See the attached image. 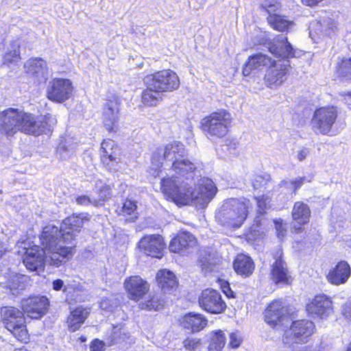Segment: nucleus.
Listing matches in <instances>:
<instances>
[{
    "instance_id": "obj_35",
    "label": "nucleus",
    "mask_w": 351,
    "mask_h": 351,
    "mask_svg": "<svg viewBox=\"0 0 351 351\" xmlns=\"http://www.w3.org/2000/svg\"><path fill=\"white\" fill-rule=\"evenodd\" d=\"M225 343L226 337L223 331H213L209 334V351H221Z\"/></svg>"
},
{
    "instance_id": "obj_62",
    "label": "nucleus",
    "mask_w": 351,
    "mask_h": 351,
    "mask_svg": "<svg viewBox=\"0 0 351 351\" xmlns=\"http://www.w3.org/2000/svg\"><path fill=\"white\" fill-rule=\"evenodd\" d=\"M346 351H351V342L349 343V346H348Z\"/></svg>"
},
{
    "instance_id": "obj_50",
    "label": "nucleus",
    "mask_w": 351,
    "mask_h": 351,
    "mask_svg": "<svg viewBox=\"0 0 351 351\" xmlns=\"http://www.w3.org/2000/svg\"><path fill=\"white\" fill-rule=\"evenodd\" d=\"M305 180L304 177H299L296 178L295 180H293V183H289V184L294 189L295 193L297 189H299L304 183Z\"/></svg>"
},
{
    "instance_id": "obj_22",
    "label": "nucleus",
    "mask_w": 351,
    "mask_h": 351,
    "mask_svg": "<svg viewBox=\"0 0 351 351\" xmlns=\"http://www.w3.org/2000/svg\"><path fill=\"white\" fill-rule=\"evenodd\" d=\"M124 285L130 298L134 300H138L149 291L148 283L138 276L129 277Z\"/></svg>"
},
{
    "instance_id": "obj_46",
    "label": "nucleus",
    "mask_w": 351,
    "mask_h": 351,
    "mask_svg": "<svg viewBox=\"0 0 351 351\" xmlns=\"http://www.w3.org/2000/svg\"><path fill=\"white\" fill-rule=\"evenodd\" d=\"M289 183H293L291 180H282L278 184V190L281 193H285L287 195L295 193L294 189L289 184Z\"/></svg>"
},
{
    "instance_id": "obj_33",
    "label": "nucleus",
    "mask_w": 351,
    "mask_h": 351,
    "mask_svg": "<svg viewBox=\"0 0 351 351\" xmlns=\"http://www.w3.org/2000/svg\"><path fill=\"white\" fill-rule=\"evenodd\" d=\"M271 63V59L267 56L261 53L255 54L248 58L247 62L243 67V74L245 76H247L250 74L252 70L266 66Z\"/></svg>"
},
{
    "instance_id": "obj_47",
    "label": "nucleus",
    "mask_w": 351,
    "mask_h": 351,
    "mask_svg": "<svg viewBox=\"0 0 351 351\" xmlns=\"http://www.w3.org/2000/svg\"><path fill=\"white\" fill-rule=\"evenodd\" d=\"M242 341V339L239 334L237 332H232L230 335V343L229 345L232 348H238Z\"/></svg>"
},
{
    "instance_id": "obj_57",
    "label": "nucleus",
    "mask_w": 351,
    "mask_h": 351,
    "mask_svg": "<svg viewBox=\"0 0 351 351\" xmlns=\"http://www.w3.org/2000/svg\"><path fill=\"white\" fill-rule=\"evenodd\" d=\"M293 351H311V348L308 346H300L298 348L293 349Z\"/></svg>"
},
{
    "instance_id": "obj_41",
    "label": "nucleus",
    "mask_w": 351,
    "mask_h": 351,
    "mask_svg": "<svg viewBox=\"0 0 351 351\" xmlns=\"http://www.w3.org/2000/svg\"><path fill=\"white\" fill-rule=\"evenodd\" d=\"M100 186H98L97 184V187H99V205L102 204V202L108 199L111 195V189L110 186L107 184H102L101 182H99Z\"/></svg>"
},
{
    "instance_id": "obj_28",
    "label": "nucleus",
    "mask_w": 351,
    "mask_h": 351,
    "mask_svg": "<svg viewBox=\"0 0 351 351\" xmlns=\"http://www.w3.org/2000/svg\"><path fill=\"white\" fill-rule=\"evenodd\" d=\"M233 267L237 274L248 277L252 274L255 266L252 259L243 254L237 256L234 263Z\"/></svg>"
},
{
    "instance_id": "obj_8",
    "label": "nucleus",
    "mask_w": 351,
    "mask_h": 351,
    "mask_svg": "<svg viewBox=\"0 0 351 351\" xmlns=\"http://www.w3.org/2000/svg\"><path fill=\"white\" fill-rule=\"evenodd\" d=\"M315 325L311 321L306 319L297 320L292 323L289 329L284 334V343L292 345L307 341L308 338L315 332Z\"/></svg>"
},
{
    "instance_id": "obj_21",
    "label": "nucleus",
    "mask_w": 351,
    "mask_h": 351,
    "mask_svg": "<svg viewBox=\"0 0 351 351\" xmlns=\"http://www.w3.org/2000/svg\"><path fill=\"white\" fill-rule=\"evenodd\" d=\"M119 151L116 143L110 139L105 140L101 143V160L110 170L114 169L119 162Z\"/></svg>"
},
{
    "instance_id": "obj_51",
    "label": "nucleus",
    "mask_w": 351,
    "mask_h": 351,
    "mask_svg": "<svg viewBox=\"0 0 351 351\" xmlns=\"http://www.w3.org/2000/svg\"><path fill=\"white\" fill-rule=\"evenodd\" d=\"M199 263L202 270L206 273L210 272L213 270V265L208 263L206 258L201 259Z\"/></svg>"
},
{
    "instance_id": "obj_44",
    "label": "nucleus",
    "mask_w": 351,
    "mask_h": 351,
    "mask_svg": "<svg viewBox=\"0 0 351 351\" xmlns=\"http://www.w3.org/2000/svg\"><path fill=\"white\" fill-rule=\"evenodd\" d=\"M256 199L257 205H258V212L261 214L265 212V209H266L270 204V198L267 195H262L260 197H255Z\"/></svg>"
},
{
    "instance_id": "obj_34",
    "label": "nucleus",
    "mask_w": 351,
    "mask_h": 351,
    "mask_svg": "<svg viewBox=\"0 0 351 351\" xmlns=\"http://www.w3.org/2000/svg\"><path fill=\"white\" fill-rule=\"evenodd\" d=\"M20 60V44L17 40H14L10 44L5 53L2 59V64L10 66V65H16Z\"/></svg>"
},
{
    "instance_id": "obj_7",
    "label": "nucleus",
    "mask_w": 351,
    "mask_h": 351,
    "mask_svg": "<svg viewBox=\"0 0 351 351\" xmlns=\"http://www.w3.org/2000/svg\"><path fill=\"white\" fill-rule=\"evenodd\" d=\"M338 113L337 108L332 106L317 109L311 119L313 130L319 134L328 135L337 121Z\"/></svg>"
},
{
    "instance_id": "obj_16",
    "label": "nucleus",
    "mask_w": 351,
    "mask_h": 351,
    "mask_svg": "<svg viewBox=\"0 0 351 351\" xmlns=\"http://www.w3.org/2000/svg\"><path fill=\"white\" fill-rule=\"evenodd\" d=\"M306 311L314 317L325 319L333 312L332 302L325 294L317 295L306 305Z\"/></svg>"
},
{
    "instance_id": "obj_18",
    "label": "nucleus",
    "mask_w": 351,
    "mask_h": 351,
    "mask_svg": "<svg viewBox=\"0 0 351 351\" xmlns=\"http://www.w3.org/2000/svg\"><path fill=\"white\" fill-rule=\"evenodd\" d=\"M120 103L117 99L108 100L104 105L102 119L104 127L110 132H116L119 121Z\"/></svg>"
},
{
    "instance_id": "obj_13",
    "label": "nucleus",
    "mask_w": 351,
    "mask_h": 351,
    "mask_svg": "<svg viewBox=\"0 0 351 351\" xmlns=\"http://www.w3.org/2000/svg\"><path fill=\"white\" fill-rule=\"evenodd\" d=\"M73 89L72 83L69 80L56 78L48 86L47 97L53 101L62 103L71 97Z\"/></svg>"
},
{
    "instance_id": "obj_3",
    "label": "nucleus",
    "mask_w": 351,
    "mask_h": 351,
    "mask_svg": "<svg viewBox=\"0 0 351 351\" xmlns=\"http://www.w3.org/2000/svg\"><path fill=\"white\" fill-rule=\"evenodd\" d=\"M57 123L55 116L47 114L35 117L23 110L8 108L0 111V134L7 138L19 132L35 136L50 134Z\"/></svg>"
},
{
    "instance_id": "obj_45",
    "label": "nucleus",
    "mask_w": 351,
    "mask_h": 351,
    "mask_svg": "<svg viewBox=\"0 0 351 351\" xmlns=\"http://www.w3.org/2000/svg\"><path fill=\"white\" fill-rule=\"evenodd\" d=\"M269 176H263L256 175L252 180V186L254 189H258L268 184Z\"/></svg>"
},
{
    "instance_id": "obj_2",
    "label": "nucleus",
    "mask_w": 351,
    "mask_h": 351,
    "mask_svg": "<svg viewBox=\"0 0 351 351\" xmlns=\"http://www.w3.org/2000/svg\"><path fill=\"white\" fill-rule=\"evenodd\" d=\"M58 234L57 226L47 225L44 228L40 237L42 248L36 246L28 249L23 257V263L27 269L40 274L44 269L45 264L59 267L66 259L73 256L74 246H62L60 243H54V239H57Z\"/></svg>"
},
{
    "instance_id": "obj_61",
    "label": "nucleus",
    "mask_w": 351,
    "mask_h": 351,
    "mask_svg": "<svg viewBox=\"0 0 351 351\" xmlns=\"http://www.w3.org/2000/svg\"><path fill=\"white\" fill-rule=\"evenodd\" d=\"M101 308H106V306H105V301H102L101 302Z\"/></svg>"
},
{
    "instance_id": "obj_37",
    "label": "nucleus",
    "mask_w": 351,
    "mask_h": 351,
    "mask_svg": "<svg viewBox=\"0 0 351 351\" xmlns=\"http://www.w3.org/2000/svg\"><path fill=\"white\" fill-rule=\"evenodd\" d=\"M136 208L137 206L135 202L127 199L123 204L122 207L117 210V213L119 215L124 217L130 216V219L126 220L134 221L137 218Z\"/></svg>"
},
{
    "instance_id": "obj_52",
    "label": "nucleus",
    "mask_w": 351,
    "mask_h": 351,
    "mask_svg": "<svg viewBox=\"0 0 351 351\" xmlns=\"http://www.w3.org/2000/svg\"><path fill=\"white\" fill-rule=\"evenodd\" d=\"M57 152L60 155V156L63 158H66L69 156L67 153V150L66 146L64 143H61L58 145L57 148Z\"/></svg>"
},
{
    "instance_id": "obj_14",
    "label": "nucleus",
    "mask_w": 351,
    "mask_h": 351,
    "mask_svg": "<svg viewBox=\"0 0 351 351\" xmlns=\"http://www.w3.org/2000/svg\"><path fill=\"white\" fill-rule=\"evenodd\" d=\"M49 306V299L45 296H33L21 301L23 313L31 319L42 317L47 313Z\"/></svg>"
},
{
    "instance_id": "obj_43",
    "label": "nucleus",
    "mask_w": 351,
    "mask_h": 351,
    "mask_svg": "<svg viewBox=\"0 0 351 351\" xmlns=\"http://www.w3.org/2000/svg\"><path fill=\"white\" fill-rule=\"evenodd\" d=\"M76 202L78 205L82 206H89L93 205L98 206L99 205V201H97L95 198H90L87 195H81L76 198Z\"/></svg>"
},
{
    "instance_id": "obj_11",
    "label": "nucleus",
    "mask_w": 351,
    "mask_h": 351,
    "mask_svg": "<svg viewBox=\"0 0 351 351\" xmlns=\"http://www.w3.org/2000/svg\"><path fill=\"white\" fill-rule=\"evenodd\" d=\"M185 154L186 150L183 144L176 141L167 145L164 148H158L153 154L152 163L157 171L161 168L164 160L173 163Z\"/></svg>"
},
{
    "instance_id": "obj_42",
    "label": "nucleus",
    "mask_w": 351,
    "mask_h": 351,
    "mask_svg": "<svg viewBox=\"0 0 351 351\" xmlns=\"http://www.w3.org/2000/svg\"><path fill=\"white\" fill-rule=\"evenodd\" d=\"M201 340L195 338H188L183 342L184 347L189 351H195L201 346Z\"/></svg>"
},
{
    "instance_id": "obj_32",
    "label": "nucleus",
    "mask_w": 351,
    "mask_h": 351,
    "mask_svg": "<svg viewBox=\"0 0 351 351\" xmlns=\"http://www.w3.org/2000/svg\"><path fill=\"white\" fill-rule=\"evenodd\" d=\"M156 280L161 290L165 293L177 286L178 280L175 274L169 270H160L156 275Z\"/></svg>"
},
{
    "instance_id": "obj_31",
    "label": "nucleus",
    "mask_w": 351,
    "mask_h": 351,
    "mask_svg": "<svg viewBox=\"0 0 351 351\" xmlns=\"http://www.w3.org/2000/svg\"><path fill=\"white\" fill-rule=\"evenodd\" d=\"M88 314V309L82 306L77 307L71 311L67 318L69 330L71 332L77 330L84 322Z\"/></svg>"
},
{
    "instance_id": "obj_17",
    "label": "nucleus",
    "mask_w": 351,
    "mask_h": 351,
    "mask_svg": "<svg viewBox=\"0 0 351 351\" xmlns=\"http://www.w3.org/2000/svg\"><path fill=\"white\" fill-rule=\"evenodd\" d=\"M165 244L159 234H151L143 237L138 242L139 249L147 256L161 258Z\"/></svg>"
},
{
    "instance_id": "obj_59",
    "label": "nucleus",
    "mask_w": 351,
    "mask_h": 351,
    "mask_svg": "<svg viewBox=\"0 0 351 351\" xmlns=\"http://www.w3.org/2000/svg\"><path fill=\"white\" fill-rule=\"evenodd\" d=\"M14 351H29L25 348L22 347L20 348L15 349Z\"/></svg>"
},
{
    "instance_id": "obj_4",
    "label": "nucleus",
    "mask_w": 351,
    "mask_h": 351,
    "mask_svg": "<svg viewBox=\"0 0 351 351\" xmlns=\"http://www.w3.org/2000/svg\"><path fill=\"white\" fill-rule=\"evenodd\" d=\"M250 207V201L245 197L228 198L216 211V221L224 227L237 229L246 220Z\"/></svg>"
},
{
    "instance_id": "obj_30",
    "label": "nucleus",
    "mask_w": 351,
    "mask_h": 351,
    "mask_svg": "<svg viewBox=\"0 0 351 351\" xmlns=\"http://www.w3.org/2000/svg\"><path fill=\"white\" fill-rule=\"evenodd\" d=\"M147 88L141 95L142 103L149 107L156 106L162 99V93L151 86V83L145 77Z\"/></svg>"
},
{
    "instance_id": "obj_55",
    "label": "nucleus",
    "mask_w": 351,
    "mask_h": 351,
    "mask_svg": "<svg viewBox=\"0 0 351 351\" xmlns=\"http://www.w3.org/2000/svg\"><path fill=\"white\" fill-rule=\"evenodd\" d=\"M322 0H302V2L308 6H313L317 5Z\"/></svg>"
},
{
    "instance_id": "obj_53",
    "label": "nucleus",
    "mask_w": 351,
    "mask_h": 351,
    "mask_svg": "<svg viewBox=\"0 0 351 351\" xmlns=\"http://www.w3.org/2000/svg\"><path fill=\"white\" fill-rule=\"evenodd\" d=\"M309 154V149L308 148H302L298 153L297 158L300 161L304 160Z\"/></svg>"
},
{
    "instance_id": "obj_6",
    "label": "nucleus",
    "mask_w": 351,
    "mask_h": 351,
    "mask_svg": "<svg viewBox=\"0 0 351 351\" xmlns=\"http://www.w3.org/2000/svg\"><path fill=\"white\" fill-rule=\"evenodd\" d=\"M2 322L8 330L19 341L27 343L29 334L26 328L24 313L14 307L1 309Z\"/></svg>"
},
{
    "instance_id": "obj_1",
    "label": "nucleus",
    "mask_w": 351,
    "mask_h": 351,
    "mask_svg": "<svg viewBox=\"0 0 351 351\" xmlns=\"http://www.w3.org/2000/svg\"><path fill=\"white\" fill-rule=\"evenodd\" d=\"M176 176L161 180V189L167 197L180 205H195L204 208L215 197L217 189L207 178L198 180L197 165L182 157L171 165Z\"/></svg>"
},
{
    "instance_id": "obj_20",
    "label": "nucleus",
    "mask_w": 351,
    "mask_h": 351,
    "mask_svg": "<svg viewBox=\"0 0 351 351\" xmlns=\"http://www.w3.org/2000/svg\"><path fill=\"white\" fill-rule=\"evenodd\" d=\"M287 317V308L281 300L271 302L265 312L266 322L273 327L280 324Z\"/></svg>"
},
{
    "instance_id": "obj_25",
    "label": "nucleus",
    "mask_w": 351,
    "mask_h": 351,
    "mask_svg": "<svg viewBox=\"0 0 351 351\" xmlns=\"http://www.w3.org/2000/svg\"><path fill=\"white\" fill-rule=\"evenodd\" d=\"M269 49L276 57L282 58L295 57V50L288 42L287 38L283 35L278 36L270 44Z\"/></svg>"
},
{
    "instance_id": "obj_56",
    "label": "nucleus",
    "mask_w": 351,
    "mask_h": 351,
    "mask_svg": "<svg viewBox=\"0 0 351 351\" xmlns=\"http://www.w3.org/2000/svg\"><path fill=\"white\" fill-rule=\"evenodd\" d=\"M223 293L229 298L230 297H232L234 298V295H233V292L230 290V287H223Z\"/></svg>"
},
{
    "instance_id": "obj_23",
    "label": "nucleus",
    "mask_w": 351,
    "mask_h": 351,
    "mask_svg": "<svg viewBox=\"0 0 351 351\" xmlns=\"http://www.w3.org/2000/svg\"><path fill=\"white\" fill-rule=\"evenodd\" d=\"M24 68L25 72L39 82L47 79V66L45 60L40 58H34L27 60Z\"/></svg>"
},
{
    "instance_id": "obj_12",
    "label": "nucleus",
    "mask_w": 351,
    "mask_h": 351,
    "mask_svg": "<svg viewBox=\"0 0 351 351\" xmlns=\"http://www.w3.org/2000/svg\"><path fill=\"white\" fill-rule=\"evenodd\" d=\"M198 302L202 309L213 314L221 313L226 308V304L222 300L220 293L212 289L204 290L199 297Z\"/></svg>"
},
{
    "instance_id": "obj_10",
    "label": "nucleus",
    "mask_w": 351,
    "mask_h": 351,
    "mask_svg": "<svg viewBox=\"0 0 351 351\" xmlns=\"http://www.w3.org/2000/svg\"><path fill=\"white\" fill-rule=\"evenodd\" d=\"M145 78L151 86L162 93L177 90L180 86L178 75L170 69H166L148 75Z\"/></svg>"
},
{
    "instance_id": "obj_58",
    "label": "nucleus",
    "mask_w": 351,
    "mask_h": 351,
    "mask_svg": "<svg viewBox=\"0 0 351 351\" xmlns=\"http://www.w3.org/2000/svg\"><path fill=\"white\" fill-rule=\"evenodd\" d=\"M8 287L10 289V290L12 291V290H15L16 289H19V286H16V285L11 286L10 285H9Z\"/></svg>"
},
{
    "instance_id": "obj_40",
    "label": "nucleus",
    "mask_w": 351,
    "mask_h": 351,
    "mask_svg": "<svg viewBox=\"0 0 351 351\" xmlns=\"http://www.w3.org/2000/svg\"><path fill=\"white\" fill-rule=\"evenodd\" d=\"M339 75L351 78V58L344 59L338 66Z\"/></svg>"
},
{
    "instance_id": "obj_54",
    "label": "nucleus",
    "mask_w": 351,
    "mask_h": 351,
    "mask_svg": "<svg viewBox=\"0 0 351 351\" xmlns=\"http://www.w3.org/2000/svg\"><path fill=\"white\" fill-rule=\"evenodd\" d=\"M64 287V282L60 279L55 280L53 282V289L56 291L61 290Z\"/></svg>"
},
{
    "instance_id": "obj_27",
    "label": "nucleus",
    "mask_w": 351,
    "mask_h": 351,
    "mask_svg": "<svg viewBox=\"0 0 351 351\" xmlns=\"http://www.w3.org/2000/svg\"><path fill=\"white\" fill-rule=\"evenodd\" d=\"M293 220L299 224L297 227L294 226L293 228L295 231L299 232L302 230V226L309 221L311 217V210L309 206L302 202H296L292 209Z\"/></svg>"
},
{
    "instance_id": "obj_60",
    "label": "nucleus",
    "mask_w": 351,
    "mask_h": 351,
    "mask_svg": "<svg viewBox=\"0 0 351 351\" xmlns=\"http://www.w3.org/2000/svg\"><path fill=\"white\" fill-rule=\"evenodd\" d=\"M277 231L278 232V236L280 237V235L283 236V232L282 231L280 230L278 228H277Z\"/></svg>"
},
{
    "instance_id": "obj_9",
    "label": "nucleus",
    "mask_w": 351,
    "mask_h": 351,
    "mask_svg": "<svg viewBox=\"0 0 351 351\" xmlns=\"http://www.w3.org/2000/svg\"><path fill=\"white\" fill-rule=\"evenodd\" d=\"M88 219L84 214L73 215L68 217L58 228L57 239H54V243H60L62 246H66L69 241L73 240L76 233L79 232L85 221Z\"/></svg>"
},
{
    "instance_id": "obj_38",
    "label": "nucleus",
    "mask_w": 351,
    "mask_h": 351,
    "mask_svg": "<svg viewBox=\"0 0 351 351\" xmlns=\"http://www.w3.org/2000/svg\"><path fill=\"white\" fill-rule=\"evenodd\" d=\"M318 25L319 27H324V29H320V32H317L322 37L333 36L337 29L336 22L330 19L324 20L323 24L321 23Z\"/></svg>"
},
{
    "instance_id": "obj_15",
    "label": "nucleus",
    "mask_w": 351,
    "mask_h": 351,
    "mask_svg": "<svg viewBox=\"0 0 351 351\" xmlns=\"http://www.w3.org/2000/svg\"><path fill=\"white\" fill-rule=\"evenodd\" d=\"M275 261L271 265L269 278L276 285H289L291 280V276L287 265L282 258V252L278 250L274 255Z\"/></svg>"
},
{
    "instance_id": "obj_19",
    "label": "nucleus",
    "mask_w": 351,
    "mask_h": 351,
    "mask_svg": "<svg viewBox=\"0 0 351 351\" xmlns=\"http://www.w3.org/2000/svg\"><path fill=\"white\" fill-rule=\"evenodd\" d=\"M289 66L288 60H279L272 64L265 74V83L270 87L281 85L285 80Z\"/></svg>"
},
{
    "instance_id": "obj_49",
    "label": "nucleus",
    "mask_w": 351,
    "mask_h": 351,
    "mask_svg": "<svg viewBox=\"0 0 351 351\" xmlns=\"http://www.w3.org/2000/svg\"><path fill=\"white\" fill-rule=\"evenodd\" d=\"M342 313L344 317L351 322V303H346L342 308Z\"/></svg>"
},
{
    "instance_id": "obj_29",
    "label": "nucleus",
    "mask_w": 351,
    "mask_h": 351,
    "mask_svg": "<svg viewBox=\"0 0 351 351\" xmlns=\"http://www.w3.org/2000/svg\"><path fill=\"white\" fill-rule=\"evenodd\" d=\"M183 327L192 332L202 330L207 325V319L201 314L189 313L183 317Z\"/></svg>"
},
{
    "instance_id": "obj_5",
    "label": "nucleus",
    "mask_w": 351,
    "mask_h": 351,
    "mask_svg": "<svg viewBox=\"0 0 351 351\" xmlns=\"http://www.w3.org/2000/svg\"><path fill=\"white\" fill-rule=\"evenodd\" d=\"M232 123L231 114L225 110L214 112L201 121L203 132L208 138L225 136Z\"/></svg>"
},
{
    "instance_id": "obj_39",
    "label": "nucleus",
    "mask_w": 351,
    "mask_h": 351,
    "mask_svg": "<svg viewBox=\"0 0 351 351\" xmlns=\"http://www.w3.org/2000/svg\"><path fill=\"white\" fill-rule=\"evenodd\" d=\"M165 301L160 295H153L145 304H143V308L148 310H159L165 305Z\"/></svg>"
},
{
    "instance_id": "obj_24",
    "label": "nucleus",
    "mask_w": 351,
    "mask_h": 351,
    "mask_svg": "<svg viewBox=\"0 0 351 351\" xmlns=\"http://www.w3.org/2000/svg\"><path fill=\"white\" fill-rule=\"evenodd\" d=\"M196 245L195 237L189 232H181L170 242L169 250L174 253L184 254Z\"/></svg>"
},
{
    "instance_id": "obj_26",
    "label": "nucleus",
    "mask_w": 351,
    "mask_h": 351,
    "mask_svg": "<svg viewBox=\"0 0 351 351\" xmlns=\"http://www.w3.org/2000/svg\"><path fill=\"white\" fill-rule=\"evenodd\" d=\"M351 275V268L349 264L344 261H340L331 269L326 278L328 281L335 285L346 283Z\"/></svg>"
},
{
    "instance_id": "obj_36",
    "label": "nucleus",
    "mask_w": 351,
    "mask_h": 351,
    "mask_svg": "<svg viewBox=\"0 0 351 351\" xmlns=\"http://www.w3.org/2000/svg\"><path fill=\"white\" fill-rule=\"evenodd\" d=\"M267 21L274 29L280 32L288 29L292 25V22L287 20L285 16L276 14H269Z\"/></svg>"
},
{
    "instance_id": "obj_48",
    "label": "nucleus",
    "mask_w": 351,
    "mask_h": 351,
    "mask_svg": "<svg viewBox=\"0 0 351 351\" xmlns=\"http://www.w3.org/2000/svg\"><path fill=\"white\" fill-rule=\"evenodd\" d=\"M90 351H104V343L97 339H95L90 346Z\"/></svg>"
}]
</instances>
